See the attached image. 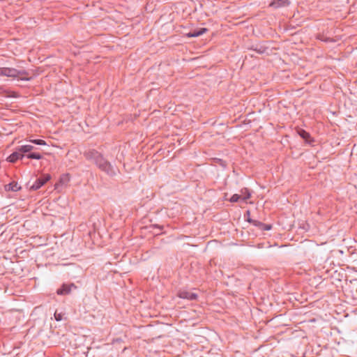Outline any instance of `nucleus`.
Here are the masks:
<instances>
[{
    "label": "nucleus",
    "mask_w": 357,
    "mask_h": 357,
    "mask_svg": "<svg viewBox=\"0 0 357 357\" xmlns=\"http://www.w3.org/2000/svg\"><path fill=\"white\" fill-rule=\"evenodd\" d=\"M24 74L22 72H20L15 68H0V75H5L11 77H21L23 79L22 75Z\"/></svg>",
    "instance_id": "obj_1"
},
{
    "label": "nucleus",
    "mask_w": 357,
    "mask_h": 357,
    "mask_svg": "<svg viewBox=\"0 0 357 357\" xmlns=\"http://www.w3.org/2000/svg\"><path fill=\"white\" fill-rule=\"evenodd\" d=\"M95 163L103 171L106 172L109 174H114V170L112 166L108 163L104 158L102 157V160L97 159Z\"/></svg>",
    "instance_id": "obj_2"
},
{
    "label": "nucleus",
    "mask_w": 357,
    "mask_h": 357,
    "mask_svg": "<svg viewBox=\"0 0 357 357\" xmlns=\"http://www.w3.org/2000/svg\"><path fill=\"white\" fill-rule=\"evenodd\" d=\"M50 179L51 176L50 174H45L43 178L37 179L33 185L31 187V189L36 190L45 185Z\"/></svg>",
    "instance_id": "obj_3"
},
{
    "label": "nucleus",
    "mask_w": 357,
    "mask_h": 357,
    "mask_svg": "<svg viewBox=\"0 0 357 357\" xmlns=\"http://www.w3.org/2000/svg\"><path fill=\"white\" fill-rule=\"evenodd\" d=\"M177 296L183 299L188 300H196L197 298V295L192 291L188 290H180Z\"/></svg>",
    "instance_id": "obj_4"
},
{
    "label": "nucleus",
    "mask_w": 357,
    "mask_h": 357,
    "mask_svg": "<svg viewBox=\"0 0 357 357\" xmlns=\"http://www.w3.org/2000/svg\"><path fill=\"white\" fill-rule=\"evenodd\" d=\"M289 4L290 1L289 0H273L269 4V6L275 9H278L282 7L288 6Z\"/></svg>",
    "instance_id": "obj_5"
},
{
    "label": "nucleus",
    "mask_w": 357,
    "mask_h": 357,
    "mask_svg": "<svg viewBox=\"0 0 357 357\" xmlns=\"http://www.w3.org/2000/svg\"><path fill=\"white\" fill-rule=\"evenodd\" d=\"M85 157L89 160L96 162L97 159L102 160V155L96 151H89L84 153Z\"/></svg>",
    "instance_id": "obj_6"
},
{
    "label": "nucleus",
    "mask_w": 357,
    "mask_h": 357,
    "mask_svg": "<svg viewBox=\"0 0 357 357\" xmlns=\"http://www.w3.org/2000/svg\"><path fill=\"white\" fill-rule=\"evenodd\" d=\"M70 177L69 174L62 175L58 183L54 185L55 189H58L61 185H66L70 181Z\"/></svg>",
    "instance_id": "obj_7"
},
{
    "label": "nucleus",
    "mask_w": 357,
    "mask_h": 357,
    "mask_svg": "<svg viewBox=\"0 0 357 357\" xmlns=\"http://www.w3.org/2000/svg\"><path fill=\"white\" fill-rule=\"evenodd\" d=\"M23 157H24V155L22 153H21L20 151H19L17 149L16 151H15L14 153H13L11 155H10L8 157L7 160L10 162H15L18 159L22 158Z\"/></svg>",
    "instance_id": "obj_8"
},
{
    "label": "nucleus",
    "mask_w": 357,
    "mask_h": 357,
    "mask_svg": "<svg viewBox=\"0 0 357 357\" xmlns=\"http://www.w3.org/2000/svg\"><path fill=\"white\" fill-rule=\"evenodd\" d=\"M72 287H75L74 284H70V285H66V284H63L61 288L57 290V294L59 295H65V294H69L70 291H71V289Z\"/></svg>",
    "instance_id": "obj_9"
},
{
    "label": "nucleus",
    "mask_w": 357,
    "mask_h": 357,
    "mask_svg": "<svg viewBox=\"0 0 357 357\" xmlns=\"http://www.w3.org/2000/svg\"><path fill=\"white\" fill-rule=\"evenodd\" d=\"M33 149V146L31 144H24L17 147V150L23 155L29 153Z\"/></svg>",
    "instance_id": "obj_10"
},
{
    "label": "nucleus",
    "mask_w": 357,
    "mask_h": 357,
    "mask_svg": "<svg viewBox=\"0 0 357 357\" xmlns=\"http://www.w3.org/2000/svg\"><path fill=\"white\" fill-rule=\"evenodd\" d=\"M5 188L8 191H13L17 192L19 190H20L21 187L18 185L16 182H12L9 183L8 185L5 186Z\"/></svg>",
    "instance_id": "obj_11"
},
{
    "label": "nucleus",
    "mask_w": 357,
    "mask_h": 357,
    "mask_svg": "<svg viewBox=\"0 0 357 357\" xmlns=\"http://www.w3.org/2000/svg\"><path fill=\"white\" fill-rule=\"evenodd\" d=\"M206 31H207V29H206V28H201V29H199L197 31H195L193 32L188 33L187 34V36L189 37V38L190 37H197V36H199L205 33Z\"/></svg>",
    "instance_id": "obj_12"
},
{
    "label": "nucleus",
    "mask_w": 357,
    "mask_h": 357,
    "mask_svg": "<svg viewBox=\"0 0 357 357\" xmlns=\"http://www.w3.org/2000/svg\"><path fill=\"white\" fill-rule=\"evenodd\" d=\"M240 196L242 200L246 201L250 197V193L247 188H244L241 190Z\"/></svg>",
    "instance_id": "obj_13"
},
{
    "label": "nucleus",
    "mask_w": 357,
    "mask_h": 357,
    "mask_svg": "<svg viewBox=\"0 0 357 357\" xmlns=\"http://www.w3.org/2000/svg\"><path fill=\"white\" fill-rule=\"evenodd\" d=\"M27 158H30V159H37V160H40L42 158V156L39 153H29L27 155Z\"/></svg>",
    "instance_id": "obj_14"
},
{
    "label": "nucleus",
    "mask_w": 357,
    "mask_h": 357,
    "mask_svg": "<svg viewBox=\"0 0 357 357\" xmlns=\"http://www.w3.org/2000/svg\"><path fill=\"white\" fill-rule=\"evenodd\" d=\"M29 142L33 143L35 144H38V145L45 146L47 144L45 141H44L43 139H29Z\"/></svg>",
    "instance_id": "obj_15"
},
{
    "label": "nucleus",
    "mask_w": 357,
    "mask_h": 357,
    "mask_svg": "<svg viewBox=\"0 0 357 357\" xmlns=\"http://www.w3.org/2000/svg\"><path fill=\"white\" fill-rule=\"evenodd\" d=\"M299 135L305 139H307L310 137V135L304 130H300L298 131Z\"/></svg>",
    "instance_id": "obj_16"
},
{
    "label": "nucleus",
    "mask_w": 357,
    "mask_h": 357,
    "mask_svg": "<svg viewBox=\"0 0 357 357\" xmlns=\"http://www.w3.org/2000/svg\"><path fill=\"white\" fill-rule=\"evenodd\" d=\"M241 197L240 196V195H238V194H234L232 195V197L230 198L229 201L231 202H238L239 199H241Z\"/></svg>",
    "instance_id": "obj_17"
},
{
    "label": "nucleus",
    "mask_w": 357,
    "mask_h": 357,
    "mask_svg": "<svg viewBox=\"0 0 357 357\" xmlns=\"http://www.w3.org/2000/svg\"><path fill=\"white\" fill-rule=\"evenodd\" d=\"M54 317L57 321H61L62 319V315L61 314H57L56 312H55Z\"/></svg>",
    "instance_id": "obj_18"
}]
</instances>
